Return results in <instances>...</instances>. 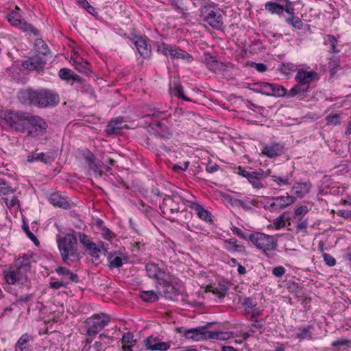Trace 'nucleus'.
I'll list each match as a JSON object with an SVG mask.
<instances>
[{"label":"nucleus","instance_id":"f257e3e1","mask_svg":"<svg viewBox=\"0 0 351 351\" xmlns=\"http://www.w3.org/2000/svg\"><path fill=\"white\" fill-rule=\"evenodd\" d=\"M18 99L24 105H32L38 108L52 107L59 103L58 95L47 89L40 91L32 89L22 90L18 93Z\"/></svg>","mask_w":351,"mask_h":351},{"label":"nucleus","instance_id":"f03ea898","mask_svg":"<svg viewBox=\"0 0 351 351\" xmlns=\"http://www.w3.org/2000/svg\"><path fill=\"white\" fill-rule=\"evenodd\" d=\"M77 236L73 233H67L64 237L58 236L56 241L58 250L64 263L75 262L80 259V252L76 247Z\"/></svg>","mask_w":351,"mask_h":351},{"label":"nucleus","instance_id":"7ed1b4c3","mask_svg":"<svg viewBox=\"0 0 351 351\" xmlns=\"http://www.w3.org/2000/svg\"><path fill=\"white\" fill-rule=\"evenodd\" d=\"M29 265L16 262L3 271V277L9 285H23L27 281V272Z\"/></svg>","mask_w":351,"mask_h":351},{"label":"nucleus","instance_id":"20e7f679","mask_svg":"<svg viewBox=\"0 0 351 351\" xmlns=\"http://www.w3.org/2000/svg\"><path fill=\"white\" fill-rule=\"evenodd\" d=\"M250 241L266 256L277 250L278 240L274 236L263 232H255L250 235Z\"/></svg>","mask_w":351,"mask_h":351},{"label":"nucleus","instance_id":"39448f33","mask_svg":"<svg viewBox=\"0 0 351 351\" xmlns=\"http://www.w3.org/2000/svg\"><path fill=\"white\" fill-rule=\"evenodd\" d=\"M29 113L24 111L7 110L4 114L5 123L14 131L25 133Z\"/></svg>","mask_w":351,"mask_h":351},{"label":"nucleus","instance_id":"423d86ee","mask_svg":"<svg viewBox=\"0 0 351 351\" xmlns=\"http://www.w3.org/2000/svg\"><path fill=\"white\" fill-rule=\"evenodd\" d=\"M185 202L182 197L178 193H173L172 195H166L160 204V208L162 213L170 218L171 215L178 213L184 208Z\"/></svg>","mask_w":351,"mask_h":351},{"label":"nucleus","instance_id":"0eeeda50","mask_svg":"<svg viewBox=\"0 0 351 351\" xmlns=\"http://www.w3.org/2000/svg\"><path fill=\"white\" fill-rule=\"evenodd\" d=\"M27 121V130L25 131L27 136L38 137L46 133L48 125L42 117L30 114Z\"/></svg>","mask_w":351,"mask_h":351},{"label":"nucleus","instance_id":"6e6552de","mask_svg":"<svg viewBox=\"0 0 351 351\" xmlns=\"http://www.w3.org/2000/svg\"><path fill=\"white\" fill-rule=\"evenodd\" d=\"M296 200L293 195H289L287 193L285 196H277L266 198V204L264 208L273 212L278 210H282L286 207L293 204Z\"/></svg>","mask_w":351,"mask_h":351},{"label":"nucleus","instance_id":"1a4fd4ad","mask_svg":"<svg viewBox=\"0 0 351 351\" xmlns=\"http://www.w3.org/2000/svg\"><path fill=\"white\" fill-rule=\"evenodd\" d=\"M110 320V317L104 313L94 315L88 318L86 321L87 334L95 335L109 323Z\"/></svg>","mask_w":351,"mask_h":351},{"label":"nucleus","instance_id":"9d476101","mask_svg":"<svg viewBox=\"0 0 351 351\" xmlns=\"http://www.w3.org/2000/svg\"><path fill=\"white\" fill-rule=\"evenodd\" d=\"M145 271L149 278L154 279L156 281V285L170 279L168 271L154 262H149L145 265Z\"/></svg>","mask_w":351,"mask_h":351},{"label":"nucleus","instance_id":"9b49d317","mask_svg":"<svg viewBox=\"0 0 351 351\" xmlns=\"http://www.w3.org/2000/svg\"><path fill=\"white\" fill-rule=\"evenodd\" d=\"M19 8L16 6L15 10L7 16L8 21L13 26H16L24 32L32 33L34 35L38 34V30L33 25L27 23L18 12Z\"/></svg>","mask_w":351,"mask_h":351},{"label":"nucleus","instance_id":"f8f14e48","mask_svg":"<svg viewBox=\"0 0 351 351\" xmlns=\"http://www.w3.org/2000/svg\"><path fill=\"white\" fill-rule=\"evenodd\" d=\"M171 278L157 285L159 294L169 300H173L178 295V290L171 283Z\"/></svg>","mask_w":351,"mask_h":351},{"label":"nucleus","instance_id":"ddd939ff","mask_svg":"<svg viewBox=\"0 0 351 351\" xmlns=\"http://www.w3.org/2000/svg\"><path fill=\"white\" fill-rule=\"evenodd\" d=\"M144 346L151 351H167L170 348V343L161 341L157 337L150 336L144 340Z\"/></svg>","mask_w":351,"mask_h":351},{"label":"nucleus","instance_id":"4468645a","mask_svg":"<svg viewBox=\"0 0 351 351\" xmlns=\"http://www.w3.org/2000/svg\"><path fill=\"white\" fill-rule=\"evenodd\" d=\"M153 132L158 137L169 139L172 136V132L169 128L167 121L162 120L152 123Z\"/></svg>","mask_w":351,"mask_h":351},{"label":"nucleus","instance_id":"2eb2a0df","mask_svg":"<svg viewBox=\"0 0 351 351\" xmlns=\"http://www.w3.org/2000/svg\"><path fill=\"white\" fill-rule=\"evenodd\" d=\"M295 80L297 82H301L309 86L311 82L319 80V75L315 71L300 69L298 71Z\"/></svg>","mask_w":351,"mask_h":351},{"label":"nucleus","instance_id":"dca6fc26","mask_svg":"<svg viewBox=\"0 0 351 351\" xmlns=\"http://www.w3.org/2000/svg\"><path fill=\"white\" fill-rule=\"evenodd\" d=\"M208 330L205 327H197L185 330L184 336L194 341H201L208 339Z\"/></svg>","mask_w":351,"mask_h":351},{"label":"nucleus","instance_id":"f3484780","mask_svg":"<svg viewBox=\"0 0 351 351\" xmlns=\"http://www.w3.org/2000/svg\"><path fill=\"white\" fill-rule=\"evenodd\" d=\"M133 43L141 56L146 58L151 54V45L146 38L141 36L134 37Z\"/></svg>","mask_w":351,"mask_h":351},{"label":"nucleus","instance_id":"a211bd4d","mask_svg":"<svg viewBox=\"0 0 351 351\" xmlns=\"http://www.w3.org/2000/svg\"><path fill=\"white\" fill-rule=\"evenodd\" d=\"M283 150L284 146L282 144L271 143L263 147L262 154L271 158L280 156L283 153Z\"/></svg>","mask_w":351,"mask_h":351},{"label":"nucleus","instance_id":"6ab92c4d","mask_svg":"<svg viewBox=\"0 0 351 351\" xmlns=\"http://www.w3.org/2000/svg\"><path fill=\"white\" fill-rule=\"evenodd\" d=\"M206 21L215 29H220L223 25V17L219 10H211L208 12Z\"/></svg>","mask_w":351,"mask_h":351},{"label":"nucleus","instance_id":"aec40b11","mask_svg":"<svg viewBox=\"0 0 351 351\" xmlns=\"http://www.w3.org/2000/svg\"><path fill=\"white\" fill-rule=\"evenodd\" d=\"M86 162L90 169L93 170L95 173L101 175L102 169L109 171L110 168L100 162H96L94 155L92 153H88L86 156Z\"/></svg>","mask_w":351,"mask_h":351},{"label":"nucleus","instance_id":"412c9836","mask_svg":"<svg viewBox=\"0 0 351 351\" xmlns=\"http://www.w3.org/2000/svg\"><path fill=\"white\" fill-rule=\"evenodd\" d=\"M312 185L309 181L305 182H296L292 187L291 193L295 197L302 198L308 194Z\"/></svg>","mask_w":351,"mask_h":351},{"label":"nucleus","instance_id":"4be33fe9","mask_svg":"<svg viewBox=\"0 0 351 351\" xmlns=\"http://www.w3.org/2000/svg\"><path fill=\"white\" fill-rule=\"evenodd\" d=\"M46 62L40 57L34 56L28 58L23 62V66L29 70H38L45 66Z\"/></svg>","mask_w":351,"mask_h":351},{"label":"nucleus","instance_id":"5701e85b","mask_svg":"<svg viewBox=\"0 0 351 351\" xmlns=\"http://www.w3.org/2000/svg\"><path fill=\"white\" fill-rule=\"evenodd\" d=\"M314 326L313 325H308L306 327H299L295 329V337L299 340H311L313 339L312 335L314 331Z\"/></svg>","mask_w":351,"mask_h":351},{"label":"nucleus","instance_id":"b1692460","mask_svg":"<svg viewBox=\"0 0 351 351\" xmlns=\"http://www.w3.org/2000/svg\"><path fill=\"white\" fill-rule=\"evenodd\" d=\"M32 340L33 338L31 335L27 333L23 334L15 345V351H32L31 346L29 344V341Z\"/></svg>","mask_w":351,"mask_h":351},{"label":"nucleus","instance_id":"393cba45","mask_svg":"<svg viewBox=\"0 0 351 351\" xmlns=\"http://www.w3.org/2000/svg\"><path fill=\"white\" fill-rule=\"evenodd\" d=\"M190 208L196 213L198 217L205 221H211V214L196 202H191Z\"/></svg>","mask_w":351,"mask_h":351},{"label":"nucleus","instance_id":"a878e982","mask_svg":"<svg viewBox=\"0 0 351 351\" xmlns=\"http://www.w3.org/2000/svg\"><path fill=\"white\" fill-rule=\"evenodd\" d=\"M309 86L307 84H304L301 82H298L288 93L287 96L289 97H298L300 98H303L305 93L308 91Z\"/></svg>","mask_w":351,"mask_h":351},{"label":"nucleus","instance_id":"bb28decb","mask_svg":"<svg viewBox=\"0 0 351 351\" xmlns=\"http://www.w3.org/2000/svg\"><path fill=\"white\" fill-rule=\"evenodd\" d=\"M49 202L54 206L67 209L69 208V203L66 197H64L58 193H52L49 197Z\"/></svg>","mask_w":351,"mask_h":351},{"label":"nucleus","instance_id":"cd10ccee","mask_svg":"<svg viewBox=\"0 0 351 351\" xmlns=\"http://www.w3.org/2000/svg\"><path fill=\"white\" fill-rule=\"evenodd\" d=\"M56 271L59 276L64 277L63 280H69L71 282H77L79 281V277L77 274L73 273L70 269L59 266L56 269Z\"/></svg>","mask_w":351,"mask_h":351},{"label":"nucleus","instance_id":"c85d7f7f","mask_svg":"<svg viewBox=\"0 0 351 351\" xmlns=\"http://www.w3.org/2000/svg\"><path fill=\"white\" fill-rule=\"evenodd\" d=\"M122 351H132V347L136 343L134 335L132 332L124 333L121 338Z\"/></svg>","mask_w":351,"mask_h":351},{"label":"nucleus","instance_id":"c756f323","mask_svg":"<svg viewBox=\"0 0 351 351\" xmlns=\"http://www.w3.org/2000/svg\"><path fill=\"white\" fill-rule=\"evenodd\" d=\"M265 177H271L274 182H275L278 186H283L289 185V180L291 177V174H287L284 176H278L276 175H271V170H267L265 173Z\"/></svg>","mask_w":351,"mask_h":351},{"label":"nucleus","instance_id":"7c9ffc66","mask_svg":"<svg viewBox=\"0 0 351 351\" xmlns=\"http://www.w3.org/2000/svg\"><path fill=\"white\" fill-rule=\"evenodd\" d=\"M169 56L171 57V59L180 58L186 60L188 62H191L193 60V58L189 53L184 50L173 47L172 49H171Z\"/></svg>","mask_w":351,"mask_h":351},{"label":"nucleus","instance_id":"2f4dec72","mask_svg":"<svg viewBox=\"0 0 351 351\" xmlns=\"http://www.w3.org/2000/svg\"><path fill=\"white\" fill-rule=\"evenodd\" d=\"M122 121L119 119L112 120L106 126V132L108 135L118 134L122 129Z\"/></svg>","mask_w":351,"mask_h":351},{"label":"nucleus","instance_id":"473e14b6","mask_svg":"<svg viewBox=\"0 0 351 351\" xmlns=\"http://www.w3.org/2000/svg\"><path fill=\"white\" fill-rule=\"evenodd\" d=\"M260 173L252 171L251 172V176L248 178V182L252 184V186L256 189H261L265 187L264 184L261 182L260 178ZM263 177H265V174L263 172L261 173Z\"/></svg>","mask_w":351,"mask_h":351},{"label":"nucleus","instance_id":"72a5a7b5","mask_svg":"<svg viewBox=\"0 0 351 351\" xmlns=\"http://www.w3.org/2000/svg\"><path fill=\"white\" fill-rule=\"evenodd\" d=\"M266 10L273 14H281L284 11V5L277 2L268 1L265 4Z\"/></svg>","mask_w":351,"mask_h":351},{"label":"nucleus","instance_id":"f704fd0d","mask_svg":"<svg viewBox=\"0 0 351 351\" xmlns=\"http://www.w3.org/2000/svg\"><path fill=\"white\" fill-rule=\"evenodd\" d=\"M90 256L95 259H99L100 254L103 250L106 251L102 243L100 245H97L95 243L88 246L85 249Z\"/></svg>","mask_w":351,"mask_h":351},{"label":"nucleus","instance_id":"c9c22d12","mask_svg":"<svg viewBox=\"0 0 351 351\" xmlns=\"http://www.w3.org/2000/svg\"><path fill=\"white\" fill-rule=\"evenodd\" d=\"M269 83L267 82L254 83L252 84L253 87L250 88V89L256 93H261L263 95L269 96L270 90V87L269 86Z\"/></svg>","mask_w":351,"mask_h":351},{"label":"nucleus","instance_id":"e433bc0d","mask_svg":"<svg viewBox=\"0 0 351 351\" xmlns=\"http://www.w3.org/2000/svg\"><path fill=\"white\" fill-rule=\"evenodd\" d=\"M270 87L269 96L283 97L287 94L286 88L279 84L269 83Z\"/></svg>","mask_w":351,"mask_h":351},{"label":"nucleus","instance_id":"4c0bfd02","mask_svg":"<svg viewBox=\"0 0 351 351\" xmlns=\"http://www.w3.org/2000/svg\"><path fill=\"white\" fill-rule=\"evenodd\" d=\"M34 50L42 55L47 56L49 53L47 45L40 38H36L34 42Z\"/></svg>","mask_w":351,"mask_h":351},{"label":"nucleus","instance_id":"58836bf2","mask_svg":"<svg viewBox=\"0 0 351 351\" xmlns=\"http://www.w3.org/2000/svg\"><path fill=\"white\" fill-rule=\"evenodd\" d=\"M141 298L146 302H154L159 299L158 295L154 291H143L140 293Z\"/></svg>","mask_w":351,"mask_h":351},{"label":"nucleus","instance_id":"ea45409f","mask_svg":"<svg viewBox=\"0 0 351 351\" xmlns=\"http://www.w3.org/2000/svg\"><path fill=\"white\" fill-rule=\"evenodd\" d=\"M326 43L329 44L330 46V52L337 53L340 52V49L338 48L337 45V38H335L334 36L328 34L326 36Z\"/></svg>","mask_w":351,"mask_h":351},{"label":"nucleus","instance_id":"a19ab883","mask_svg":"<svg viewBox=\"0 0 351 351\" xmlns=\"http://www.w3.org/2000/svg\"><path fill=\"white\" fill-rule=\"evenodd\" d=\"M123 258L121 256L110 255L108 257V266L110 268H119L123 265Z\"/></svg>","mask_w":351,"mask_h":351},{"label":"nucleus","instance_id":"79ce46f5","mask_svg":"<svg viewBox=\"0 0 351 351\" xmlns=\"http://www.w3.org/2000/svg\"><path fill=\"white\" fill-rule=\"evenodd\" d=\"M171 93L178 98H182L185 101H190V99L184 96L183 93V88L180 84H175L173 88H171Z\"/></svg>","mask_w":351,"mask_h":351},{"label":"nucleus","instance_id":"37998d69","mask_svg":"<svg viewBox=\"0 0 351 351\" xmlns=\"http://www.w3.org/2000/svg\"><path fill=\"white\" fill-rule=\"evenodd\" d=\"M206 66L209 70L216 71L221 68L222 63L210 57L206 60Z\"/></svg>","mask_w":351,"mask_h":351},{"label":"nucleus","instance_id":"c03bdc74","mask_svg":"<svg viewBox=\"0 0 351 351\" xmlns=\"http://www.w3.org/2000/svg\"><path fill=\"white\" fill-rule=\"evenodd\" d=\"M49 156L46 157L44 153H37L27 157V162H34L37 160H40L45 163L48 162Z\"/></svg>","mask_w":351,"mask_h":351},{"label":"nucleus","instance_id":"a18cd8bd","mask_svg":"<svg viewBox=\"0 0 351 351\" xmlns=\"http://www.w3.org/2000/svg\"><path fill=\"white\" fill-rule=\"evenodd\" d=\"M207 337H208V339L225 340L229 337V335L226 332H215V331L208 330Z\"/></svg>","mask_w":351,"mask_h":351},{"label":"nucleus","instance_id":"49530a36","mask_svg":"<svg viewBox=\"0 0 351 351\" xmlns=\"http://www.w3.org/2000/svg\"><path fill=\"white\" fill-rule=\"evenodd\" d=\"M77 234L79 241L84 249L94 243L88 235L82 232H77Z\"/></svg>","mask_w":351,"mask_h":351},{"label":"nucleus","instance_id":"de8ad7c7","mask_svg":"<svg viewBox=\"0 0 351 351\" xmlns=\"http://www.w3.org/2000/svg\"><path fill=\"white\" fill-rule=\"evenodd\" d=\"M243 305L245 307V311H246V313L250 314L254 311L256 304L253 302L251 298H246L243 300Z\"/></svg>","mask_w":351,"mask_h":351},{"label":"nucleus","instance_id":"09e8293b","mask_svg":"<svg viewBox=\"0 0 351 351\" xmlns=\"http://www.w3.org/2000/svg\"><path fill=\"white\" fill-rule=\"evenodd\" d=\"M273 226L276 230L281 229L286 226L285 213L274 220Z\"/></svg>","mask_w":351,"mask_h":351},{"label":"nucleus","instance_id":"8fccbe9b","mask_svg":"<svg viewBox=\"0 0 351 351\" xmlns=\"http://www.w3.org/2000/svg\"><path fill=\"white\" fill-rule=\"evenodd\" d=\"M14 192V189H13L10 186H9L7 182H5L3 180H0V193L3 195H7Z\"/></svg>","mask_w":351,"mask_h":351},{"label":"nucleus","instance_id":"3c124183","mask_svg":"<svg viewBox=\"0 0 351 351\" xmlns=\"http://www.w3.org/2000/svg\"><path fill=\"white\" fill-rule=\"evenodd\" d=\"M296 66L293 63H282L280 66V71L285 75H289L295 71Z\"/></svg>","mask_w":351,"mask_h":351},{"label":"nucleus","instance_id":"603ef678","mask_svg":"<svg viewBox=\"0 0 351 351\" xmlns=\"http://www.w3.org/2000/svg\"><path fill=\"white\" fill-rule=\"evenodd\" d=\"M286 21L289 24H291L295 29H300L302 28V26H303L302 21L298 16H293L291 18H288L286 20Z\"/></svg>","mask_w":351,"mask_h":351},{"label":"nucleus","instance_id":"864d4df0","mask_svg":"<svg viewBox=\"0 0 351 351\" xmlns=\"http://www.w3.org/2000/svg\"><path fill=\"white\" fill-rule=\"evenodd\" d=\"M73 75V71L71 69L63 68L59 71V76L64 80H71V77Z\"/></svg>","mask_w":351,"mask_h":351},{"label":"nucleus","instance_id":"5fc2aeb1","mask_svg":"<svg viewBox=\"0 0 351 351\" xmlns=\"http://www.w3.org/2000/svg\"><path fill=\"white\" fill-rule=\"evenodd\" d=\"M172 48L173 47L171 45L161 43L158 46V51L161 52L165 56H170V51Z\"/></svg>","mask_w":351,"mask_h":351},{"label":"nucleus","instance_id":"6e6d98bb","mask_svg":"<svg viewBox=\"0 0 351 351\" xmlns=\"http://www.w3.org/2000/svg\"><path fill=\"white\" fill-rule=\"evenodd\" d=\"M239 245L237 244V240L234 239H230L228 241H226V248L228 251L230 252H236L237 249L240 247Z\"/></svg>","mask_w":351,"mask_h":351},{"label":"nucleus","instance_id":"4d7b16f0","mask_svg":"<svg viewBox=\"0 0 351 351\" xmlns=\"http://www.w3.org/2000/svg\"><path fill=\"white\" fill-rule=\"evenodd\" d=\"M281 2L285 3L284 5V10L289 14H294V8L292 5V3L289 0H279Z\"/></svg>","mask_w":351,"mask_h":351},{"label":"nucleus","instance_id":"13d9d810","mask_svg":"<svg viewBox=\"0 0 351 351\" xmlns=\"http://www.w3.org/2000/svg\"><path fill=\"white\" fill-rule=\"evenodd\" d=\"M324 260L326 264L330 267L334 266L336 264L335 258L327 253H323L322 254Z\"/></svg>","mask_w":351,"mask_h":351},{"label":"nucleus","instance_id":"bf43d9fd","mask_svg":"<svg viewBox=\"0 0 351 351\" xmlns=\"http://www.w3.org/2000/svg\"><path fill=\"white\" fill-rule=\"evenodd\" d=\"M326 121L328 124L337 125L340 123L339 120V115L337 114H330L326 117Z\"/></svg>","mask_w":351,"mask_h":351},{"label":"nucleus","instance_id":"052dcab7","mask_svg":"<svg viewBox=\"0 0 351 351\" xmlns=\"http://www.w3.org/2000/svg\"><path fill=\"white\" fill-rule=\"evenodd\" d=\"M69 283V281H64V280H62L61 281H56V282H51L49 283L50 287L53 289H59L61 287H65Z\"/></svg>","mask_w":351,"mask_h":351},{"label":"nucleus","instance_id":"680f3d73","mask_svg":"<svg viewBox=\"0 0 351 351\" xmlns=\"http://www.w3.org/2000/svg\"><path fill=\"white\" fill-rule=\"evenodd\" d=\"M250 66L254 68L256 71L261 73H263L267 69V66L263 63H256L252 62L250 63Z\"/></svg>","mask_w":351,"mask_h":351},{"label":"nucleus","instance_id":"e2e57ef3","mask_svg":"<svg viewBox=\"0 0 351 351\" xmlns=\"http://www.w3.org/2000/svg\"><path fill=\"white\" fill-rule=\"evenodd\" d=\"M285 271L282 266H278L273 268L272 274L277 278H281L285 274Z\"/></svg>","mask_w":351,"mask_h":351},{"label":"nucleus","instance_id":"0e129e2a","mask_svg":"<svg viewBox=\"0 0 351 351\" xmlns=\"http://www.w3.org/2000/svg\"><path fill=\"white\" fill-rule=\"evenodd\" d=\"M308 211V209L306 206H301L297 208L294 212L295 216L302 217L304 215H306Z\"/></svg>","mask_w":351,"mask_h":351},{"label":"nucleus","instance_id":"69168bd1","mask_svg":"<svg viewBox=\"0 0 351 351\" xmlns=\"http://www.w3.org/2000/svg\"><path fill=\"white\" fill-rule=\"evenodd\" d=\"M3 200L6 204V206L9 208L14 207L16 204H19V199L16 197H13L11 199H8L7 197H3Z\"/></svg>","mask_w":351,"mask_h":351},{"label":"nucleus","instance_id":"338daca9","mask_svg":"<svg viewBox=\"0 0 351 351\" xmlns=\"http://www.w3.org/2000/svg\"><path fill=\"white\" fill-rule=\"evenodd\" d=\"M23 230H25V232H26L27 237L34 243H38V241L36 238V237L32 232H30L29 229V227L27 226V225H23Z\"/></svg>","mask_w":351,"mask_h":351},{"label":"nucleus","instance_id":"774afa93","mask_svg":"<svg viewBox=\"0 0 351 351\" xmlns=\"http://www.w3.org/2000/svg\"><path fill=\"white\" fill-rule=\"evenodd\" d=\"M101 236L104 239L110 240L112 238V233L108 228H103L101 229Z\"/></svg>","mask_w":351,"mask_h":351}]
</instances>
